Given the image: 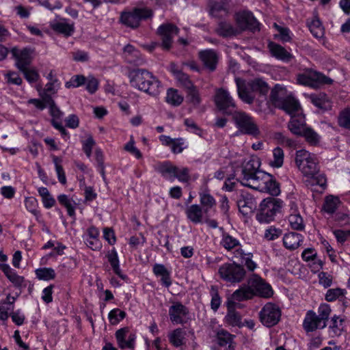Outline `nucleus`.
<instances>
[{"label":"nucleus","instance_id":"obj_40","mask_svg":"<svg viewBox=\"0 0 350 350\" xmlns=\"http://www.w3.org/2000/svg\"><path fill=\"white\" fill-rule=\"evenodd\" d=\"M340 203V201L338 197L329 196L325 199L323 208L326 213L332 214L338 208Z\"/></svg>","mask_w":350,"mask_h":350},{"label":"nucleus","instance_id":"obj_63","mask_svg":"<svg viewBox=\"0 0 350 350\" xmlns=\"http://www.w3.org/2000/svg\"><path fill=\"white\" fill-rule=\"evenodd\" d=\"M331 321L332 324L329 325V328L336 335H339L342 329L343 320L335 315L332 318Z\"/></svg>","mask_w":350,"mask_h":350},{"label":"nucleus","instance_id":"obj_64","mask_svg":"<svg viewBox=\"0 0 350 350\" xmlns=\"http://www.w3.org/2000/svg\"><path fill=\"white\" fill-rule=\"evenodd\" d=\"M282 234V230L270 227L265 232L264 237L268 241H273Z\"/></svg>","mask_w":350,"mask_h":350},{"label":"nucleus","instance_id":"obj_37","mask_svg":"<svg viewBox=\"0 0 350 350\" xmlns=\"http://www.w3.org/2000/svg\"><path fill=\"white\" fill-rule=\"evenodd\" d=\"M311 102L317 107L322 109H327L330 107V102L327 96L324 93L318 94H312L310 96Z\"/></svg>","mask_w":350,"mask_h":350},{"label":"nucleus","instance_id":"obj_29","mask_svg":"<svg viewBox=\"0 0 350 350\" xmlns=\"http://www.w3.org/2000/svg\"><path fill=\"white\" fill-rule=\"evenodd\" d=\"M306 127L304 118L301 116L292 117L288 124V128L291 132L298 136L301 135Z\"/></svg>","mask_w":350,"mask_h":350},{"label":"nucleus","instance_id":"obj_45","mask_svg":"<svg viewBox=\"0 0 350 350\" xmlns=\"http://www.w3.org/2000/svg\"><path fill=\"white\" fill-rule=\"evenodd\" d=\"M346 290L340 288H330L327 290L325 299L327 301L332 302L336 299L345 297Z\"/></svg>","mask_w":350,"mask_h":350},{"label":"nucleus","instance_id":"obj_5","mask_svg":"<svg viewBox=\"0 0 350 350\" xmlns=\"http://www.w3.org/2000/svg\"><path fill=\"white\" fill-rule=\"evenodd\" d=\"M295 163L305 176H313L319 171L317 157L306 150H299L295 154Z\"/></svg>","mask_w":350,"mask_h":350},{"label":"nucleus","instance_id":"obj_9","mask_svg":"<svg viewBox=\"0 0 350 350\" xmlns=\"http://www.w3.org/2000/svg\"><path fill=\"white\" fill-rule=\"evenodd\" d=\"M299 84L317 88L321 85L332 84L333 80L321 72L309 69L297 77Z\"/></svg>","mask_w":350,"mask_h":350},{"label":"nucleus","instance_id":"obj_15","mask_svg":"<svg viewBox=\"0 0 350 350\" xmlns=\"http://www.w3.org/2000/svg\"><path fill=\"white\" fill-rule=\"evenodd\" d=\"M10 52L15 60L14 65L19 71L31 65L32 57L30 49L27 48L20 49L17 47H13Z\"/></svg>","mask_w":350,"mask_h":350},{"label":"nucleus","instance_id":"obj_50","mask_svg":"<svg viewBox=\"0 0 350 350\" xmlns=\"http://www.w3.org/2000/svg\"><path fill=\"white\" fill-rule=\"evenodd\" d=\"M200 203L204 206V213H207L208 209L215 205L214 198L208 193H202L200 194Z\"/></svg>","mask_w":350,"mask_h":350},{"label":"nucleus","instance_id":"obj_7","mask_svg":"<svg viewBox=\"0 0 350 350\" xmlns=\"http://www.w3.org/2000/svg\"><path fill=\"white\" fill-rule=\"evenodd\" d=\"M283 202L274 198L264 199L260 204L256 219L260 223H269L274 219L277 213L280 211Z\"/></svg>","mask_w":350,"mask_h":350},{"label":"nucleus","instance_id":"obj_30","mask_svg":"<svg viewBox=\"0 0 350 350\" xmlns=\"http://www.w3.org/2000/svg\"><path fill=\"white\" fill-rule=\"evenodd\" d=\"M107 257L114 273L123 280L127 281L128 277L122 273L121 269L120 268L119 259L116 250H111L107 254Z\"/></svg>","mask_w":350,"mask_h":350},{"label":"nucleus","instance_id":"obj_34","mask_svg":"<svg viewBox=\"0 0 350 350\" xmlns=\"http://www.w3.org/2000/svg\"><path fill=\"white\" fill-rule=\"evenodd\" d=\"M185 335L184 330L177 328L169 334L170 342L176 347H180L185 344Z\"/></svg>","mask_w":350,"mask_h":350},{"label":"nucleus","instance_id":"obj_53","mask_svg":"<svg viewBox=\"0 0 350 350\" xmlns=\"http://www.w3.org/2000/svg\"><path fill=\"white\" fill-rule=\"evenodd\" d=\"M4 76L6 83L9 85H21L23 83L22 78L15 71H8Z\"/></svg>","mask_w":350,"mask_h":350},{"label":"nucleus","instance_id":"obj_4","mask_svg":"<svg viewBox=\"0 0 350 350\" xmlns=\"http://www.w3.org/2000/svg\"><path fill=\"white\" fill-rule=\"evenodd\" d=\"M260 162L257 157H251L248 160H245L241 166V174L240 183L243 186L253 189L258 186V174L265 172L260 170Z\"/></svg>","mask_w":350,"mask_h":350},{"label":"nucleus","instance_id":"obj_38","mask_svg":"<svg viewBox=\"0 0 350 350\" xmlns=\"http://www.w3.org/2000/svg\"><path fill=\"white\" fill-rule=\"evenodd\" d=\"M220 245L226 250L230 251L239 246L240 243L239 240L230 235L228 233L223 232L221 239L220 241Z\"/></svg>","mask_w":350,"mask_h":350},{"label":"nucleus","instance_id":"obj_54","mask_svg":"<svg viewBox=\"0 0 350 350\" xmlns=\"http://www.w3.org/2000/svg\"><path fill=\"white\" fill-rule=\"evenodd\" d=\"M338 122L339 126L350 129V109H345L340 113Z\"/></svg>","mask_w":350,"mask_h":350},{"label":"nucleus","instance_id":"obj_21","mask_svg":"<svg viewBox=\"0 0 350 350\" xmlns=\"http://www.w3.org/2000/svg\"><path fill=\"white\" fill-rule=\"evenodd\" d=\"M288 96L286 88L280 84H276L271 91L269 99L274 107H282V102Z\"/></svg>","mask_w":350,"mask_h":350},{"label":"nucleus","instance_id":"obj_20","mask_svg":"<svg viewBox=\"0 0 350 350\" xmlns=\"http://www.w3.org/2000/svg\"><path fill=\"white\" fill-rule=\"evenodd\" d=\"M123 54L126 61L129 64L136 66L144 64L140 51L131 44H127L124 47Z\"/></svg>","mask_w":350,"mask_h":350},{"label":"nucleus","instance_id":"obj_1","mask_svg":"<svg viewBox=\"0 0 350 350\" xmlns=\"http://www.w3.org/2000/svg\"><path fill=\"white\" fill-rule=\"evenodd\" d=\"M273 294L271 286L256 274L252 275L247 280V284L236 290L232 298L238 301L251 299L254 296L270 298Z\"/></svg>","mask_w":350,"mask_h":350},{"label":"nucleus","instance_id":"obj_12","mask_svg":"<svg viewBox=\"0 0 350 350\" xmlns=\"http://www.w3.org/2000/svg\"><path fill=\"white\" fill-rule=\"evenodd\" d=\"M280 317L281 310L280 308L271 302L266 304L259 312L260 322L267 327H271L278 324Z\"/></svg>","mask_w":350,"mask_h":350},{"label":"nucleus","instance_id":"obj_13","mask_svg":"<svg viewBox=\"0 0 350 350\" xmlns=\"http://www.w3.org/2000/svg\"><path fill=\"white\" fill-rule=\"evenodd\" d=\"M258 181L256 186L253 189L258 190L260 191H267L271 196H278L280 193V184L273 178V176L266 172L258 174Z\"/></svg>","mask_w":350,"mask_h":350},{"label":"nucleus","instance_id":"obj_10","mask_svg":"<svg viewBox=\"0 0 350 350\" xmlns=\"http://www.w3.org/2000/svg\"><path fill=\"white\" fill-rule=\"evenodd\" d=\"M219 274L224 280L230 283L241 282L246 271L242 265L237 263H225L219 269Z\"/></svg>","mask_w":350,"mask_h":350},{"label":"nucleus","instance_id":"obj_18","mask_svg":"<svg viewBox=\"0 0 350 350\" xmlns=\"http://www.w3.org/2000/svg\"><path fill=\"white\" fill-rule=\"evenodd\" d=\"M326 325L327 323L325 322L322 323L317 314L312 310H309L306 313L303 323L304 329L307 332H314L317 329H323Z\"/></svg>","mask_w":350,"mask_h":350},{"label":"nucleus","instance_id":"obj_51","mask_svg":"<svg viewBox=\"0 0 350 350\" xmlns=\"http://www.w3.org/2000/svg\"><path fill=\"white\" fill-rule=\"evenodd\" d=\"M125 317L126 312L119 308H115L111 310L108 315L109 320L112 325H117L120 321L124 319Z\"/></svg>","mask_w":350,"mask_h":350},{"label":"nucleus","instance_id":"obj_19","mask_svg":"<svg viewBox=\"0 0 350 350\" xmlns=\"http://www.w3.org/2000/svg\"><path fill=\"white\" fill-rule=\"evenodd\" d=\"M237 206L240 212L247 215L253 212L256 207L255 199L248 193H241L239 199L237 200Z\"/></svg>","mask_w":350,"mask_h":350},{"label":"nucleus","instance_id":"obj_23","mask_svg":"<svg viewBox=\"0 0 350 350\" xmlns=\"http://www.w3.org/2000/svg\"><path fill=\"white\" fill-rule=\"evenodd\" d=\"M283 245L289 250H295L297 249L302 243L304 237L301 234L297 232L286 233L283 237Z\"/></svg>","mask_w":350,"mask_h":350},{"label":"nucleus","instance_id":"obj_25","mask_svg":"<svg viewBox=\"0 0 350 350\" xmlns=\"http://www.w3.org/2000/svg\"><path fill=\"white\" fill-rule=\"evenodd\" d=\"M204 209L198 204H192L185 211L187 218L194 224L202 222Z\"/></svg>","mask_w":350,"mask_h":350},{"label":"nucleus","instance_id":"obj_60","mask_svg":"<svg viewBox=\"0 0 350 350\" xmlns=\"http://www.w3.org/2000/svg\"><path fill=\"white\" fill-rule=\"evenodd\" d=\"M273 139L278 142V144L285 145L288 147L295 146V141L286 137L282 133L276 132L273 134Z\"/></svg>","mask_w":350,"mask_h":350},{"label":"nucleus","instance_id":"obj_11","mask_svg":"<svg viewBox=\"0 0 350 350\" xmlns=\"http://www.w3.org/2000/svg\"><path fill=\"white\" fill-rule=\"evenodd\" d=\"M214 101L217 108L226 115H234L237 111V105L229 92L220 88L217 90Z\"/></svg>","mask_w":350,"mask_h":350},{"label":"nucleus","instance_id":"obj_47","mask_svg":"<svg viewBox=\"0 0 350 350\" xmlns=\"http://www.w3.org/2000/svg\"><path fill=\"white\" fill-rule=\"evenodd\" d=\"M25 79L30 83H35L40 79V75L34 68L27 67L21 70Z\"/></svg>","mask_w":350,"mask_h":350},{"label":"nucleus","instance_id":"obj_2","mask_svg":"<svg viewBox=\"0 0 350 350\" xmlns=\"http://www.w3.org/2000/svg\"><path fill=\"white\" fill-rule=\"evenodd\" d=\"M235 82L237 93L240 99L247 104H252L255 100V95L266 98L269 87L266 81L261 78H255L245 83L240 78H236Z\"/></svg>","mask_w":350,"mask_h":350},{"label":"nucleus","instance_id":"obj_24","mask_svg":"<svg viewBox=\"0 0 350 350\" xmlns=\"http://www.w3.org/2000/svg\"><path fill=\"white\" fill-rule=\"evenodd\" d=\"M216 32L218 35L227 38L239 34L240 30L227 21H221L218 24Z\"/></svg>","mask_w":350,"mask_h":350},{"label":"nucleus","instance_id":"obj_14","mask_svg":"<svg viewBox=\"0 0 350 350\" xmlns=\"http://www.w3.org/2000/svg\"><path fill=\"white\" fill-rule=\"evenodd\" d=\"M178 33V27L170 23L163 24L159 27L157 34L161 36V46L163 49L168 51L171 49L173 37Z\"/></svg>","mask_w":350,"mask_h":350},{"label":"nucleus","instance_id":"obj_6","mask_svg":"<svg viewBox=\"0 0 350 350\" xmlns=\"http://www.w3.org/2000/svg\"><path fill=\"white\" fill-rule=\"evenodd\" d=\"M153 11L148 7H135L129 11L122 12L120 21L126 27L137 29L140 26L141 21L151 18Z\"/></svg>","mask_w":350,"mask_h":350},{"label":"nucleus","instance_id":"obj_17","mask_svg":"<svg viewBox=\"0 0 350 350\" xmlns=\"http://www.w3.org/2000/svg\"><path fill=\"white\" fill-rule=\"evenodd\" d=\"M188 314V308L180 302L174 303L169 308L170 319L173 323H185Z\"/></svg>","mask_w":350,"mask_h":350},{"label":"nucleus","instance_id":"obj_43","mask_svg":"<svg viewBox=\"0 0 350 350\" xmlns=\"http://www.w3.org/2000/svg\"><path fill=\"white\" fill-rule=\"evenodd\" d=\"M174 75L176 80L180 83V85L185 88L186 90L191 89L194 86L193 83L189 79L188 75L183 72L180 70H174Z\"/></svg>","mask_w":350,"mask_h":350},{"label":"nucleus","instance_id":"obj_57","mask_svg":"<svg viewBox=\"0 0 350 350\" xmlns=\"http://www.w3.org/2000/svg\"><path fill=\"white\" fill-rule=\"evenodd\" d=\"M331 311L332 310L330 306L328 304H321L318 309L319 314L317 317L322 321V323L325 322L326 323L330 315Z\"/></svg>","mask_w":350,"mask_h":350},{"label":"nucleus","instance_id":"obj_52","mask_svg":"<svg viewBox=\"0 0 350 350\" xmlns=\"http://www.w3.org/2000/svg\"><path fill=\"white\" fill-rule=\"evenodd\" d=\"M53 161L55 165V170L57 178L60 183L65 185L66 183V178L62 166L61 165L62 159L56 156L53 157Z\"/></svg>","mask_w":350,"mask_h":350},{"label":"nucleus","instance_id":"obj_35","mask_svg":"<svg viewBox=\"0 0 350 350\" xmlns=\"http://www.w3.org/2000/svg\"><path fill=\"white\" fill-rule=\"evenodd\" d=\"M57 200L59 203L66 208L68 215L70 217H75V205L77 204L72 199L69 198L68 196L65 194L59 195L57 196Z\"/></svg>","mask_w":350,"mask_h":350},{"label":"nucleus","instance_id":"obj_61","mask_svg":"<svg viewBox=\"0 0 350 350\" xmlns=\"http://www.w3.org/2000/svg\"><path fill=\"white\" fill-rule=\"evenodd\" d=\"M25 204L27 209L34 215H38L39 211L37 210L38 202L33 197H27L25 200Z\"/></svg>","mask_w":350,"mask_h":350},{"label":"nucleus","instance_id":"obj_41","mask_svg":"<svg viewBox=\"0 0 350 350\" xmlns=\"http://www.w3.org/2000/svg\"><path fill=\"white\" fill-rule=\"evenodd\" d=\"M226 322L232 326H239L241 323V315L234 308L228 304V313L226 316Z\"/></svg>","mask_w":350,"mask_h":350},{"label":"nucleus","instance_id":"obj_39","mask_svg":"<svg viewBox=\"0 0 350 350\" xmlns=\"http://www.w3.org/2000/svg\"><path fill=\"white\" fill-rule=\"evenodd\" d=\"M165 100L172 106H179L183 101V96L174 88L167 90Z\"/></svg>","mask_w":350,"mask_h":350},{"label":"nucleus","instance_id":"obj_31","mask_svg":"<svg viewBox=\"0 0 350 350\" xmlns=\"http://www.w3.org/2000/svg\"><path fill=\"white\" fill-rule=\"evenodd\" d=\"M282 103V106L278 107L277 108L282 109L291 115L297 112L300 108L298 100L291 95H288Z\"/></svg>","mask_w":350,"mask_h":350},{"label":"nucleus","instance_id":"obj_46","mask_svg":"<svg viewBox=\"0 0 350 350\" xmlns=\"http://www.w3.org/2000/svg\"><path fill=\"white\" fill-rule=\"evenodd\" d=\"M233 336L228 333L227 331L221 330L217 332V342L221 347H225L230 345L232 342Z\"/></svg>","mask_w":350,"mask_h":350},{"label":"nucleus","instance_id":"obj_32","mask_svg":"<svg viewBox=\"0 0 350 350\" xmlns=\"http://www.w3.org/2000/svg\"><path fill=\"white\" fill-rule=\"evenodd\" d=\"M269 48L273 56L276 58L283 60L289 61L291 58V55L282 46L274 42H270Z\"/></svg>","mask_w":350,"mask_h":350},{"label":"nucleus","instance_id":"obj_56","mask_svg":"<svg viewBox=\"0 0 350 350\" xmlns=\"http://www.w3.org/2000/svg\"><path fill=\"white\" fill-rule=\"evenodd\" d=\"M136 336L134 334H129L128 338L122 340V342L118 343V347L121 349H131L134 350L135 346Z\"/></svg>","mask_w":350,"mask_h":350},{"label":"nucleus","instance_id":"obj_59","mask_svg":"<svg viewBox=\"0 0 350 350\" xmlns=\"http://www.w3.org/2000/svg\"><path fill=\"white\" fill-rule=\"evenodd\" d=\"M186 91L189 102L195 106L198 105L201 102V99L197 88L194 85Z\"/></svg>","mask_w":350,"mask_h":350},{"label":"nucleus","instance_id":"obj_16","mask_svg":"<svg viewBox=\"0 0 350 350\" xmlns=\"http://www.w3.org/2000/svg\"><path fill=\"white\" fill-rule=\"evenodd\" d=\"M236 22L240 33L246 29L253 31L259 30V23L251 12H243L237 14Z\"/></svg>","mask_w":350,"mask_h":350},{"label":"nucleus","instance_id":"obj_42","mask_svg":"<svg viewBox=\"0 0 350 350\" xmlns=\"http://www.w3.org/2000/svg\"><path fill=\"white\" fill-rule=\"evenodd\" d=\"M301 136L304 137L306 141L312 146H317L321 138L319 135L310 127H306Z\"/></svg>","mask_w":350,"mask_h":350},{"label":"nucleus","instance_id":"obj_44","mask_svg":"<svg viewBox=\"0 0 350 350\" xmlns=\"http://www.w3.org/2000/svg\"><path fill=\"white\" fill-rule=\"evenodd\" d=\"M284 151L280 147H276L273 150V160L269 163L270 165L273 167H280L284 163Z\"/></svg>","mask_w":350,"mask_h":350},{"label":"nucleus","instance_id":"obj_8","mask_svg":"<svg viewBox=\"0 0 350 350\" xmlns=\"http://www.w3.org/2000/svg\"><path fill=\"white\" fill-rule=\"evenodd\" d=\"M237 128L241 133L258 137L260 129L254 118L244 111H237L232 116Z\"/></svg>","mask_w":350,"mask_h":350},{"label":"nucleus","instance_id":"obj_62","mask_svg":"<svg viewBox=\"0 0 350 350\" xmlns=\"http://www.w3.org/2000/svg\"><path fill=\"white\" fill-rule=\"evenodd\" d=\"M124 149L135 156L137 159H141L142 157V154L140 150L135 146V142L133 137L125 144Z\"/></svg>","mask_w":350,"mask_h":350},{"label":"nucleus","instance_id":"obj_36","mask_svg":"<svg viewBox=\"0 0 350 350\" xmlns=\"http://www.w3.org/2000/svg\"><path fill=\"white\" fill-rule=\"evenodd\" d=\"M308 26L312 34L317 38H321L324 35V28L317 16L314 17L311 21L308 22Z\"/></svg>","mask_w":350,"mask_h":350},{"label":"nucleus","instance_id":"obj_55","mask_svg":"<svg viewBox=\"0 0 350 350\" xmlns=\"http://www.w3.org/2000/svg\"><path fill=\"white\" fill-rule=\"evenodd\" d=\"M86 81V77L82 75H74L69 81L66 83L65 86L67 88H70L71 87L78 88L85 85Z\"/></svg>","mask_w":350,"mask_h":350},{"label":"nucleus","instance_id":"obj_33","mask_svg":"<svg viewBox=\"0 0 350 350\" xmlns=\"http://www.w3.org/2000/svg\"><path fill=\"white\" fill-rule=\"evenodd\" d=\"M156 170L164 178L173 179L174 178V174L176 173L177 167L170 162H163L157 165Z\"/></svg>","mask_w":350,"mask_h":350},{"label":"nucleus","instance_id":"obj_48","mask_svg":"<svg viewBox=\"0 0 350 350\" xmlns=\"http://www.w3.org/2000/svg\"><path fill=\"white\" fill-rule=\"evenodd\" d=\"M36 274L39 280H50L55 278V273L52 268H40L36 270Z\"/></svg>","mask_w":350,"mask_h":350},{"label":"nucleus","instance_id":"obj_28","mask_svg":"<svg viewBox=\"0 0 350 350\" xmlns=\"http://www.w3.org/2000/svg\"><path fill=\"white\" fill-rule=\"evenodd\" d=\"M152 271L157 277H161V281L163 286L169 287L172 284L170 272L162 264H155L153 266Z\"/></svg>","mask_w":350,"mask_h":350},{"label":"nucleus","instance_id":"obj_26","mask_svg":"<svg viewBox=\"0 0 350 350\" xmlns=\"http://www.w3.org/2000/svg\"><path fill=\"white\" fill-rule=\"evenodd\" d=\"M0 269L6 275L8 279L16 287L23 285L24 278L16 274V273L7 264L0 265Z\"/></svg>","mask_w":350,"mask_h":350},{"label":"nucleus","instance_id":"obj_3","mask_svg":"<svg viewBox=\"0 0 350 350\" xmlns=\"http://www.w3.org/2000/svg\"><path fill=\"white\" fill-rule=\"evenodd\" d=\"M129 77L131 86L155 96L161 92V82L146 69H134L130 72Z\"/></svg>","mask_w":350,"mask_h":350},{"label":"nucleus","instance_id":"obj_27","mask_svg":"<svg viewBox=\"0 0 350 350\" xmlns=\"http://www.w3.org/2000/svg\"><path fill=\"white\" fill-rule=\"evenodd\" d=\"M51 27L55 32L66 37L70 36L75 31L74 25L68 23L64 19L51 23Z\"/></svg>","mask_w":350,"mask_h":350},{"label":"nucleus","instance_id":"obj_49","mask_svg":"<svg viewBox=\"0 0 350 350\" xmlns=\"http://www.w3.org/2000/svg\"><path fill=\"white\" fill-rule=\"evenodd\" d=\"M291 227L296 230H301L304 228L303 219L299 213H292L288 217Z\"/></svg>","mask_w":350,"mask_h":350},{"label":"nucleus","instance_id":"obj_58","mask_svg":"<svg viewBox=\"0 0 350 350\" xmlns=\"http://www.w3.org/2000/svg\"><path fill=\"white\" fill-rule=\"evenodd\" d=\"M86 79L87 81L85 83V85H86L85 89L89 93L92 94L97 91L98 88L99 82L97 79L91 75L86 77Z\"/></svg>","mask_w":350,"mask_h":350},{"label":"nucleus","instance_id":"obj_22","mask_svg":"<svg viewBox=\"0 0 350 350\" xmlns=\"http://www.w3.org/2000/svg\"><path fill=\"white\" fill-rule=\"evenodd\" d=\"M199 57L204 65L210 70L214 71L218 60L216 52L213 49L201 51Z\"/></svg>","mask_w":350,"mask_h":350}]
</instances>
